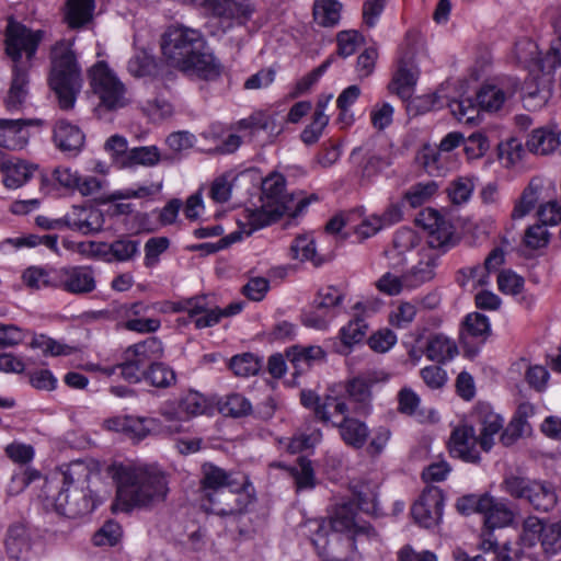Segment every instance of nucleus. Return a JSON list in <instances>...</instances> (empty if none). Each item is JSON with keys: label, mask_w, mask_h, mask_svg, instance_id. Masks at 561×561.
Here are the masks:
<instances>
[{"label": "nucleus", "mask_w": 561, "mask_h": 561, "mask_svg": "<svg viewBox=\"0 0 561 561\" xmlns=\"http://www.w3.org/2000/svg\"><path fill=\"white\" fill-rule=\"evenodd\" d=\"M305 527L322 561H354L358 543L379 541L374 527L356 522L352 503L340 504L329 519H310Z\"/></svg>", "instance_id": "nucleus-1"}, {"label": "nucleus", "mask_w": 561, "mask_h": 561, "mask_svg": "<svg viewBox=\"0 0 561 561\" xmlns=\"http://www.w3.org/2000/svg\"><path fill=\"white\" fill-rule=\"evenodd\" d=\"M114 479L116 497L112 504L113 512L150 510L163 502L169 492L165 474L150 466L121 465Z\"/></svg>", "instance_id": "nucleus-2"}, {"label": "nucleus", "mask_w": 561, "mask_h": 561, "mask_svg": "<svg viewBox=\"0 0 561 561\" xmlns=\"http://www.w3.org/2000/svg\"><path fill=\"white\" fill-rule=\"evenodd\" d=\"M161 50L168 65L190 75L210 80L219 76V65L205 51L202 34L183 25L170 26L161 38Z\"/></svg>", "instance_id": "nucleus-3"}, {"label": "nucleus", "mask_w": 561, "mask_h": 561, "mask_svg": "<svg viewBox=\"0 0 561 561\" xmlns=\"http://www.w3.org/2000/svg\"><path fill=\"white\" fill-rule=\"evenodd\" d=\"M62 485L58 488L53 481H45L44 493L46 507L68 518H77L91 513L98 500L91 490L92 480H99V474L93 472L84 462L70 463L62 472Z\"/></svg>", "instance_id": "nucleus-4"}, {"label": "nucleus", "mask_w": 561, "mask_h": 561, "mask_svg": "<svg viewBox=\"0 0 561 561\" xmlns=\"http://www.w3.org/2000/svg\"><path fill=\"white\" fill-rule=\"evenodd\" d=\"M72 45L71 41H61L51 49L49 85L62 110L73 107L82 83L81 69Z\"/></svg>", "instance_id": "nucleus-5"}, {"label": "nucleus", "mask_w": 561, "mask_h": 561, "mask_svg": "<svg viewBox=\"0 0 561 561\" xmlns=\"http://www.w3.org/2000/svg\"><path fill=\"white\" fill-rule=\"evenodd\" d=\"M520 89V81L515 77L496 78L486 82L476 93V99L466 98L448 103L451 113L459 119L472 122L479 111L497 112L505 102Z\"/></svg>", "instance_id": "nucleus-6"}, {"label": "nucleus", "mask_w": 561, "mask_h": 561, "mask_svg": "<svg viewBox=\"0 0 561 561\" xmlns=\"http://www.w3.org/2000/svg\"><path fill=\"white\" fill-rule=\"evenodd\" d=\"M90 85L99 98L98 112L117 111L129 104L127 89L104 61L96 62L89 70Z\"/></svg>", "instance_id": "nucleus-7"}, {"label": "nucleus", "mask_w": 561, "mask_h": 561, "mask_svg": "<svg viewBox=\"0 0 561 561\" xmlns=\"http://www.w3.org/2000/svg\"><path fill=\"white\" fill-rule=\"evenodd\" d=\"M253 486L245 477L233 484V488L219 489L210 497L203 501V507L213 514L228 516L242 513L251 503Z\"/></svg>", "instance_id": "nucleus-8"}, {"label": "nucleus", "mask_w": 561, "mask_h": 561, "mask_svg": "<svg viewBox=\"0 0 561 561\" xmlns=\"http://www.w3.org/2000/svg\"><path fill=\"white\" fill-rule=\"evenodd\" d=\"M44 32L32 31L20 22L9 20L5 28V53L12 59L13 66L22 65L21 58L24 53L30 61L36 54L42 42Z\"/></svg>", "instance_id": "nucleus-9"}, {"label": "nucleus", "mask_w": 561, "mask_h": 561, "mask_svg": "<svg viewBox=\"0 0 561 561\" xmlns=\"http://www.w3.org/2000/svg\"><path fill=\"white\" fill-rule=\"evenodd\" d=\"M262 201L267 207L279 208L283 205L288 207L285 215L297 217L304 213L309 205V199L297 197L294 193L286 192V180L282 174H273L262 183Z\"/></svg>", "instance_id": "nucleus-10"}, {"label": "nucleus", "mask_w": 561, "mask_h": 561, "mask_svg": "<svg viewBox=\"0 0 561 561\" xmlns=\"http://www.w3.org/2000/svg\"><path fill=\"white\" fill-rule=\"evenodd\" d=\"M443 493L440 490L432 488L423 491L419 500L413 504L411 514L419 525L430 528L438 524L443 515Z\"/></svg>", "instance_id": "nucleus-11"}, {"label": "nucleus", "mask_w": 561, "mask_h": 561, "mask_svg": "<svg viewBox=\"0 0 561 561\" xmlns=\"http://www.w3.org/2000/svg\"><path fill=\"white\" fill-rule=\"evenodd\" d=\"M428 215L431 222L426 225L430 230L427 237V250H433L440 256L456 247L458 239L455 237L454 226L450 221L439 216L435 210L430 211Z\"/></svg>", "instance_id": "nucleus-12"}, {"label": "nucleus", "mask_w": 561, "mask_h": 561, "mask_svg": "<svg viewBox=\"0 0 561 561\" xmlns=\"http://www.w3.org/2000/svg\"><path fill=\"white\" fill-rule=\"evenodd\" d=\"M490 334L489 319L482 313H470L462 321L460 342L466 352L474 355Z\"/></svg>", "instance_id": "nucleus-13"}, {"label": "nucleus", "mask_w": 561, "mask_h": 561, "mask_svg": "<svg viewBox=\"0 0 561 561\" xmlns=\"http://www.w3.org/2000/svg\"><path fill=\"white\" fill-rule=\"evenodd\" d=\"M56 287L80 295L91 293L95 288V280L89 267H61L57 270Z\"/></svg>", "instance_id": "nucleus-14"}, {"label": "nucleus", "mask_w": 561, "mask_h": 561, "mask_svg": "<svg viewBox=\"0 0 561 561\" xmlns=\"http://www.w3.org/2000/svg\"><path fill=\"white\" fill-rule=\"evenodd\" d=\"M103 225V213L92 206H72L71 210L66 214L67 228L84 236L100 232Z\"/></svg>", "instance_id": "nucleus-15"}, {"label": "nucleus", "mask_w": 561, "mask_h": 561, "mask_svg": "<svg viewBox=\"0 0 561 561\" xmlns=\"http://www.w3.org/2000/svg\"><path fill=\"white\" fill-rule=\"evenodd\" d=\"M479 436L473 426L463 425L454 430L450 437V454L466 462L480 461Z\"/></svg>", "instance_id": "nucleus-16"}, {"label": "nucleus", "mask_w": 561, "mask_h": 561, "mask_svg": "<svg viewBox=\"0 0 561 561\" xmlns=\"http://www.w3.org/2000/svg\"><path fill=\"white\" fill-rule=\"evenodd\" d=\"M0 173L3 185L10 190H16L38 173V165L12 157L0 162Z\"/></svg>", "instance_id": "nucleus-17"}, {"label": "nucleus", "mask_w": 561, "mask_h": 561, "mask_svg": "<svg viewBox=\"0 0 561 561\" xmlns=\"http://www.w3.org/2000/svg\"><path fill=\"white\" fill-rule=\"evenodd\" d=\"M377 381L374 373H363L345 383L347 399L354 403L353 412L368 413L371 401V386Z\"/></svg>", "instance_id": "nucleus-18"}, {"label": "nucleus", "mask_w": 561, "mask_h": 561, "mask_svg": "<svg viewBox=\"0 0 561 561\" xmlns=\"http://www.w3.org/2000/svg\"><path fill=\"white\" fill-rule=\"evenodd\" d=\"M3 545L8 557L12 560H25L31 551V534L24 523L11 524L4 535Z\"/></svg>", "instance_id": "nucleus-19"}, {"label": "nucleus", "mask_w": 561, "mask_h": 561, "mask_svg": "<svg viewBox=\"0 0 561 561\" xmlns=\"http://www.w3.org/2000/svg\"><path fill=\"white\" fill-rule=\"evenodd\" d=\"M421 242L417 232L411 228L402 227L396 231L392 247L385 251L389 265L393 268L404 265L405 254L415 249Z\"/></svg>", "instance_id": "nucleus-20"}, {"label": "nucleus", "mask_w": 561, "mask_h": 561, "mask_svg": "<svg viewBox=\"0 0 561 561\" xmlns=\"http://www.w3.org/2000/svg\"><path fill=\"white\" fill-rule=\"evenodd\" d=\"M479 424V446L484 451H490L494 445V436L503 428L504 420L488 405L481 404L476 411Z\"/></svg>", "instance_id": "nucleus-21"}, {"label": "nucleus", "mask_w": 561, "mask_h": 561, "mask_svg": "<svg viewBox=\"0 0 561 561\" xmlns=\"http://www.w3.org/2000/svg\"><path fill=\"white\" fill-rule=\"evenodd\" d=\"M38 121L33 119H0V147L9 150L22 149L28 139L25 130Z\"/></svg>", "instance_id": "nucleus-22"}, {"label": "nucleus", "mask_w": 561, "mask_h": 561, "mask_svg": "<svg viewBox=\"0 0 561 561\" xmlns=\"http://www.w3.org/2000/svg\"><path fill=\"white\" fill-rule=\"evenodd\" d=\"M439 254L433 250H423L421 259L416 265L403 274V282L407 288H416L422 284L430 282L435 276V268Z\"/></svg>", "instance_id": "nucleus-23"}, {"label": "nucleus", "mask_w": 561, "mask_h": 561, "mask_svg": "<svg viewBox=\"0 0 561 561\" xmlns=\"http://www.w3.org/2000/svg\"><path fill=\"white\" fill-rule=\"evenodd\" d=\"M202 471L203 477L201 480V489L203 501L210 497L214 492H218L219 489L228 486L233 488V484L241 481V477H234L232 473L227 472L213 463L203 465Z\"/></svg>", "instance_id": "nucleus-24"}, {"label": "nucleus", "mask_w": 561, "mask_h": 561, "mask_svg": "<svg viewBox=\"0 0 561 561\" xmlns=\"http://www.w3.org/2000/svg\"><path fill=\"white\" fill-rule=\"evenodd\" d=\"M481 553L476 556H470L461 548H456L453 551V556L455 561H508L510 560V548L507 543L501 546L494 539H492L491 534L488 537L483 538V541L480 542Z\"/></svg>", "instance_id": "nucleus-25"}, {"label": "nucleus", "mask_w": 561, "mask_h": 561, "mask_svg": "<svg viewBox=\"0 0 561 561\" xmlns=\"http://www.w3.org/2000/svg\"><path fill=\"white\" fill-rule=\"evenodd\" d=\"M28 73L26 67L23 65H15L12 69V80L7 98L4 99V106L9 112L20 111L28 94Z\"/></svg>", "instance_id": "nucleus-26"}, {"label": "nucleus", "mask_w": 561, "mask_h": 561, "mask_svg": "<svg viewBox=\"0 0 561 561\" xmlns=\"http://www.w3.org/2000/svg\"><path fill=\"white\" fill-rule=\"evenodd\" d=\"M178 431V426H162L161 422L154 417L127 416L124 434L130 438L141 440L150 434H173Z\"/></svg>", "instance_id": "nucleus-27"}, {"label": "nucleus", "mask_w": 561, "mask_h": 561, "mask_svg": "<svg viewBox=\"0 0 561 561\" xmlns=\"http://www.w3.org/2000/svg\"><path fill=\"white\" fill-rule=\"evenodd\" d=\"M54 141L61 151L77 153L83 146L84 135L78 126L60 119L54 128Z\"/></svg>", "instance_id": "nucleus-28"}, {"label": "nucleus", "mask_w": 561, "mask_h": 561, "mask_svg": "<svg viewBox=\"0 0 561 561\" xmlns=\"http://www.w3.org/2000/svg\"><path fill=\"white\" fill-rule=\"evenodd\" d=\"M162 353L163 347L161 341L153 336L140 343H136L125 351L127 358H130L145 369H148L151 363H158L157 359L162 356Z\"/></svg>", "instance_id": "nucleus-29"}, {"label": "nucleus", "mask_w": 561, "mask_h": 561, "mask_svg": "<svg viewBox=\"0 0 561 561\" xmlns=\"http://www.w3.org/2000/svg\"><path fill=\"white\" fill-rule=\"evenodd\" d=\"M94 9V0H66L64 21L69 28H82L92 21Z\"/></svg>", "instance_id": "nucleus-30"}, {"label": "nucleus", "mask_w": 561, "mask_h": 561, "mask_svg": "<svg viewBox=\"0 0 561 561\" xmlns=\"http://www.w3.org/2000/svg\"><path fill=\"white\" fill-rule=\"evenodd\" d=\"M333 425L339 428L342 440L355 449L365 446L370 433L364 422L352 416H344L340 422H333Z\"/></svg>", "instance_id": "nucleus-31"}, {"label": "nucleus", "mask_w": 561, "mask_h": 561, "mask_svg": "<svg viewBox=\"0 0 561 561\" xmlns=\"http://www.w3.org/2000/svg\"><path fill=\"white\" fill-rule=\"evenodd\" d=\"M481 514L483 515V522L485 526V530L481 535V542L483 541L484 537H488L491 534L492 539L499 543L493 535V530L495 528H502L508 525L513 520V512L506 506L505 503L495 501L491 496L490 506L483 508Z\"/></svg>", "instance_id": "nucleus-32"}, {"label": "nucleus", "mask_w": 561, "mask_h": 561, "mask_svg": "<svg viewBox=\"0 0 561 561\" xmlns=\"http://www.w3.org/2000/svg\"><path fill=\"white\" fill-rule=\"evenodd\" d=\"M288 211V207L282 206L279 208L267 207L266 204L260 208L248 209L244 214L243 225L247 227L245 234L250 236L252 232L264 228L275 221Z\"/></svg>", "instance_id": "nucleus-33"}, {"label": "nucleus", "mask_w": 561, "mask_h": 561, "mask_svg": "<svg viewBox=\"0 0 561 561\" xmlns=\"http://www.w3.org/2000/svg\"><path fill=\"white\" fill-rule=\"evenodd\" d=\"M537 69H530L529 78L523 85L524 98L528 101H536V105L545 104L550 98L552 76L547 72L536 75Z\"/></svg>", "instance_id": "nucleus-34"}, {"label": "nucleus", "mask_w": 561, "mask_h": 561, "mask_svg": "<svg viewBox=\"0 0 561 561\" xmlns=\"http://www.w3.org/2000/svg\"><path fill=\"white\" fill-rule=\"evenodd\" d=\"M525 500L539 512L551 511L558 502L553 485L540 480H533Z\"/></svg>", "instance_id": "nucleus-35"}, {"label": "nucleus", "mask_w": 561, "mask_h": 561, "mask_svg": "<svg viewBox=\"0 0 561 561\" xmlns=\"http://www.w3.org/2000/svg\"><path fill=\"white\" fill-rule=\"evenodd\" d=\"M417 73V69L411 61L401 60L398 71L389 85L390 90L397 93L402 100L409 99L416 83Z\"/></svg>", "instance_id": "nucleus-36"}, {"label": "nucleus", "mask_w": 561, "mask_h": 561, "mask_svg": "<svg viewBox=\"0 0 561 561\" xmlns=\"http://www.w3.org/2000/svg\"><path fill=\"white\" fill-rule=\"evenodd\" d=\"M325 352L318 345H295L287 351V358L297 373H302L316 362L322 360Z\"/></svg>", "instance_id": "nucleus-37"}, {"label": "nucleus", "mask_w": 561, "mask_h": 561, "mask_svg": "<svg viewBox=\"0 0 561 561\" xmlns=\"http://www.w3.org/2000/svg\"><path fill=\"white\" fill-rule=\"evenodd\" d=\"M439 147L425 145L419 153V160L425 171L433 176H442L448 170V158Z\"/></svg>", "instance_id": "nucleus-38"}, {"label": "nucleus", "mask_w": 561, "mask_h": 561, "mask_svg": "<svg viewBox=\"0 0 561 561\" xmlns=\"http://www.w3.org/2000/svg\"><path fill=\"white\" fill-rule=\"evenodd\" d=\"M377 489L378 486L375 483L363 482L355 484L353 486V501H350L348 503L353 504L355 512L356 508H358L366 514H376L378 496Z\"/></svg>", "instance_id": "nucleus-39"}, {"label": "nucleus", "mask_w": 561, "mask_h": 561, "mask_svg": "<svg viewBox=\"0 0 561 561\" xmlns=\"http://www.w3.org/2000/svg\"><path fill=\"white\" fill-rule=\"evenodd\" d=\"M458 354L455 342L443 334H436L430 337L425 355L428 359L445 363L453 359Z\"/></svg>", "instance_id": "nucleus-40"}, {"label": "nucleus", "mask_w": 561, "mask_h": 561, "mask_svg": "<svg viewBox=\"0 0 561 561\" xmlns=\"http://www.w3.org/2000/svg\"><path fill=\"white\" fill-rule=\"evenodd\" d=\"M342 4L337 0H316L313 19L323 27L335 26L341 18Z\"/></svg>", "instance_id": "nucleus-41"}, {"label": "nucleus", "mask_w": 561, "mask_h": 561, "mask_svg": "<svg viewBox=\"0 0 561 561\" xmlns=\"http://www.w3.org/2000/svg\"><path fill=\"white\" fill-rule=\"evenodd\" d=\"M556 134L545 128L531 131L526 140L527 149L536 154H548L556 150Z\"/></svg>", "instance_id": "nucleus-42"}, {"label": "nucleus", "mask_w": 561, "mask_h": 561, "mask_svg": "<svg viewBox=\"0 0 561 561\" xmlns=\"http://www.w3.org/2000/svg\"><path fill=\"white\" fill-rule=\"evenodd\" d=\"M167 157H161L159 149L156 146L135 147L129 149L127 153V161L122 162L125 167L140 164L144 167H154Z\"/></svg>", "instance_id": "nucleus-43"}, {"label": "nucleus", "mask_w": 561, "mask_h": 561, "mask_svg": "<svg viewBox=\"0 0 561 561\" xmlns=\"http://www.w3.org/2000/svg\"><path fill=\"white\" fill-rule=\"evenodd\" d=\"M145 380L156 388H169L176 381L174 370L164 363H151L145 375Z\"/></svg>", "instance_id": "nucleus-44"}, {"label": "nucleus", "mask_w": 561, "mask_h": 561, "mask_svg": "<svg viewBox=\"0 0 561 561\" xmlns=\"http://www.w3.org/2000/svg\"><path fill=\"white\" fill-rule=\"evenodd\" d=\"M514 51L519 64L539 71L541 57L535 42L528 38L520 39L515 44Z\"/></svg>", "instance_id": "nucleus-45"}, {"label": "nucleus", "mask_w": 561, "mask_h": 561, "mask_svg": "<svg viewBox=\"0 0 561 561\" xmlns=\"http://www.w3.org/2000/svg\"><path fill=\"white\" fill-rule=\"evenodd\" d=\"M368 324L363 317L355 316L346 325L340 330V337L344 347H352L362 342L366 336Z\"/></svg>", "instance_id": "nucleus-46"}, {"label": "nucleus", "mask_w": 561, "mask_h": 561, "mask_svg": "<svg viewBox=\"0 0 561 561\" xmlns=\"http://www.w3.org/2000/svg\"><path fill=\"white\" fill-rule=\"evenodd\" d=\"M325 103L319 102L313 113L312 122L301 131V140L306 145H312L318 141L322 130L329 123V117L324 114Z\"/></svg>", "instance_id": "nucleus-47"}, {"label": "nucleus", "mask_w": 561, "mask_h": 561, "mask_svg": "<svg viewBox=\"0 0 561 561\" xmlns=\"http://www.w3.org/2000/svg\"><path fill=\"white\" fill-rule=\"evenodd\" d=\"M293 259L300 261H312L320 265L322 261L317 256L314 240L310 234L298 236L290 245Z\"/></svg>", "instance_id": "nucleus-48"}, {"label": "nucleus", "mask_w": 561, "mask_h": 561, "mask_svg": "<svg viewBox=\"0 0 561 561\" xmlns=\"http://www.w3.org/2000/svg\"><path fill=\"white\" fill-rule=\"evenodd\" d=\"M297 491L311 490L316 486L314 471L311 461L300 457L296 466L290 469Z\"/></svg>", "instance_id": "nucleus-49"}, {"label": "nucleus", "mask_w": 561, "mask_h": 561, "mask_svg": "<svg viewBox=\"0 0 561 561\" xmlns=\"http://www.w3.org/2000/svg\"><path fill=\"white\" fill-rule=\"evenodd\" d=\"M540 196V187L531 181L528 186L524 190L519 201L516 203L512 218L520 219L528 215L536 206Z\"/></svg>", "instance_id": "nucleus-50"}, {"label": "nucleus", "mask_w": 561, "mask_h": 561, "mask_svg": "<svg viewBox=\"0 0 561 561\" xmlns=\"http://www.w3.org/2000/svg\"><path fill=\"white\" fill-rule=\"evenodd\" d=\"M219 411L225 415L241 417L252 412L251 402L240 393H231L219 402Z\"/></svg>", "instance_id": "nucleus-51"}, {"label": "nucleus", "mask_w": 561, "mask_h": 561, "mask_svg": "<svg viewBox=\"0 0 561 561\" xmlns=\"http://www.w3.org/2000/svg\"><path fill=\"white\" fill-rule=\"evenodd\" d=\"M209 408L207 398L197 391H188L180 399V409L186 417L204 414Z\"/></svg>", "instance_id": "nucleus-52"}, {"label": "nucleus", "mask_w": 561, "mask_h": 561, "mask_svg": "<svg viewBox=\"0 0 561 561\" xmlns=\"http://www.w3.org/2000/svg\"><path fill=\"white\" fill-rule=\"evenodd\" d=\"M24 283L35 289H39L44 286L56 287L57 270H44L39 267H28L23 273Z\"/></svg>", "instance_id": "nucleus-53"}, {"label": "nucleus", "mask_w": 561, "mask_h": 561, "mask_svg": "<svg viewBox=\"0 0 561 561\" xmlns=\"http://www.w3.org/2000/svg\"><path fill=\"white\" fill-rule=\"evenodd\" d=\"M331 409L335 414L341 415L342 419H344V416H350L348 414L352 411L345 400L332 396H327L322 402V405L316 408V417L324 423H328L331 419Z\"/></svg>", "instance_id": "nucleus-54"}, {"label": "nucleus", "mask_w": 561, "mask_h": 561, "mask_svg": "<svg viewBox=\"0 0 561 561\" xmlns=\"http://www.w3.org/2000/svg\"><path fill=\"white\" fill-rule=\"evenodd\" d=\"M473 190V181L470 178L460 176L449 184L447 193L453 204L461 205L470 199Z\"/></svg>", "instance_id": "nucleus-55"}, {"label": "nucleus", "mask_w": 561, "mask_h": 561, "mask_svg": "<svg viewBox=\"0 0 561 561\" xmlns=\"http://www.w3.org/2000/svg\"><path fill=\"white\" fill-rule=\"evenodd\" d=\"M531 483V479L510 473L504 477L501 489L514 499L525 500Z\"/></svg>", "instance_id": "nucleus-56"}, {"label": "nucleus", "mask_w": 561, "mask_h": 561, "mask_svg": "<svg viewBox=\"0 0 561 561\" xmlns=\"http://www.w3.org/2000/svg\"><path fill=\"white\" fill-rule=\"evenodd\" d=\"M547 554H557L561 551V520L546 525L538 539Z\"/></svg>", "instance_id": "nucleus-57"}, {"label": "nucleus", "mask_w": 561, "mask_h": 561, "mask_svg": "<svg viewBox=\"0 0 561 561\" xmlns=\"http://www.w3.org/2000/svg\"><path fill=\"white\" fill-rule=\"evenodd\" d=\"M261 368L260 360L250 353L236 355L230 360V369L237 376L248 377L255 375Z\"/></svg>", "instance_id": "nucleus-58"}, {"label": "nucleus", "mask_w": 561, "mask_h": 561, "mask_svg": "<svg viewBox=\"0 0 561 561\" xmlns=\"http://www.w3.org/2000/svg\"><path fill=\"white\" fill-rule=\"evenodd\" d=\"M343 294L337 288L333 286H327L319 289L316 298L312 301L313 308H318L331 313V311L343 301Z\"/></svg>", "instance_id": "nucleus-59"}, {"label": "nucleus", "mask_w": 561, "mask_h": 561, "mask_svg": "<svg viewBox=\"0 0 561 561\" xmlns=\"http://www.w3.org/2000/svg\"><path fill=\"white\" fill-rule=\"evenodd\" d=\"M491 496L489 494L483 495H474L469 494L465 495L457 500L456 507L458 512L463 515H470L472 513L481 514L483 508L490 506Z\"/></svg>", "instance_id": "nucleus-60"}, {"label": "nucleus", "mask_w": 561, "mask_h": 561, "mask_svg": "<svg viewBox=\"0 0 561 561\" xmlns=\"http://www.w3.org/2000/svg\"><path fill=\"white\" fill-rule=\"evenodd\" d=\"M142 111L152 122H159L171 116L173 107L167 100L153 98L144 103Z\"/></svg>", "instance_id": "nucleus-61"}, {"label": "nucleus", "mask_w": 561, "mask_h": 561, "mask_svg": "<svg viewBox=\"0 0 561 561\" xmlns=\"http://www.w3.org/2000/svg\"><path fill=\"white\" fill-rule=\"evenodd\" d=\"M437 190L435 182L417 183L413 185L404 195L405 201L412 207H419L424 204Z\"/></svg>", "instance_id": "nucleus-62"}, {"label": "nucleus", "mask_w": 561, "mask_h": 561, "mask_svg": "<svg viewBox=\"0 0 561 561\" xmlns=\"http://www.w3.org/2000/svg\"><path fill=\"white\" fill-rule=\"evenodd\" d=\"M336 42L337 55L346 58L355 53L357 46L363 42V36L354 30L342 31L337 34Z\"/></svg>", "instance_id": "nucleus-63"}, {"label": "nucleus", "mask_w": 561, "mask_h": 561, "mask_svg": "<svg viewBox=\"0 0 561 561\" xmlns=\"http://www.w3.org/2000/svg\"><path fill=\"white\" fill-rule=\"evenodd\" d=\"M558 67H561V36L552 41L546 56L541 58L539 72H547L552 76Z\"/></svg>", "instance_id": "nucleus-64"}]
</instances>
